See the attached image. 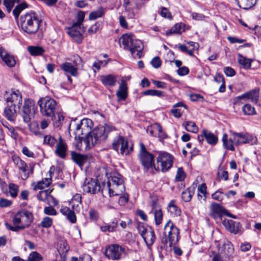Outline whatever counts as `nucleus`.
Returning a JSON list of instances; mask_svg holds the SVG:
<instances>
[{
  "label": "nucleus",
  "mask_w": 261,
  "mask_h": 261,
  "mask_svg": "<svg viewBox=\"0 0 261 261\" xmlns=\"http://www.w3.org/2000/svg\"><path fill=\"white\" fill-rule=\"evenodd\" d=\"M108 130H115L113 126L99 125L93 129L89 135L85 137H81L77 144V148L81 151H87L92 148L95 144L105 141L108 137Z\"/></svg>",
  "instance_id": "obj_1"
},
{
  "label": "nucleus",
  "mask_w": 261,
  "mask_h": 261,
  "mask_svg": "<svg viewBox=\"0 0 261 261\" xmlns=\"http://www.w3.org/2000/svg\"><path fill=\"white\" fill-rule=\"evenodd\" d=\"M34 107V101L30 99L24 100L21 109L20 108H17V107L7 103V107L5 109V116L8 120L13 121L15 119L16 112L19 110L23 121L25 123H29L34 117L35 113Z\"/></svg>",
  "instance_id": "obj_2"
},
{
  "label": "nucleus",
  "mask_w": 261,
  "mask_h": 261,
  "mask_svg": "<svg viewBox=\"0 0 261 261\" xmlns=\"http://www.w3.org/2000/svg\"><path fill=\"white\" fill-rule=\"evenodd\" d=\"M125 187L122 176L118 173H114L101 189L103 195L108 194L110 197L120 195L124 191Z\"/></svg>",
  "instance_id": "obj_3"
},
{
  "label": "nucleus",
  "mask_w": 261,
  "mask_h": 261,
  "mask_svg": "<svg viewBox=\"0 0 261 261\" xmlns=\"http://www.w3.org/2000/svg\"><path fill=\"white\" fill-rule=\"evenodd\" d=\"M120 46L123 45L125 49H128L134 57L140 58L142 56L143 44L142 41L135 38L131 33L125 34L119 39Z\"/></svg>",
  "instance_id": "obj_4"
},
{
  "label": "nucleus",
  "mask_w": 261,
  "mask_h": 261,
  "mask_svg": "<svg viewBox=\"0 0 261 261\" xmlns=\"http://www.w3.org/2000/svg\"><path fill=\"white\" fill-rule=\"evenodd\" d=\"M33 220V215L29 211L22 210L17 212L13 218L12 226L8 223H5L6 228L13 231H18L29 227Z\"/></svg>",
  "instance_id": "obj_5"
},
{
  "label": "nucleus",
  "mask_w": 261,
  "mask_h": 261,
  "mask_svg": "<svg viewBox=\"0 0 261 261\" xmlns=\"http://www.w3.org/2000/svg\"><path fill=\"white\" fill-rule=\"evenodd\" d=\"M41 20L36 13L30 12L21 15L20 24L22 29L28 34H35L38 30Z\"/></svg>",
  "instance_id": "obj_6"
},
{
  "label": "nucleus",
  "mask_w": 261,
  "mask_h": 261,
  "mask_svg": "<svg viewBox=\"0 0 261 261\" xmlns=\"http://www.w3.org/2000/svg\"><path fill=\"white\" fill-rule=\"evenodd\" d=\"M38 104L40 107V112L43 115L49 117L54 116L57 107V102L54 99L45 96L40 98L38 101Z\"/></svg>",
  "instance_id": "obj_7"
},
{
  "label": "nucleus",
  "mask_w": 261,
  "mask_h": 261,
  "mask_svg": "<svg viewBox=\"0 0 261 261\" xmlns=\"http://www.w3.org/2000/svg\"><path fill=\"white\" fill-rule=\"evenodd\" d=\"M112 148L123 155L129 154L133 150V145L132 142L122 136H116L113 140Z\"/></svg>",
  "instance_id": "obj_8"
},
{
  "label": "nucleus",
  "mask_w": 261,
  "mask_h": 261,
  "mask_svg": "<svg viewBox=\"0 0 261 261\" xmlns=\"http://www.w3.org/2000/svg\"><path fill=\"white\" fill-rule=\"evenodd\" d=\"M163 234L165 237V242L167 243L168 241L170 246L178 241L179 230L170 220L165 224Z\"/></svg>",
  "instance_id": "obj_9"
},
{
  "label": "nucleus",
  "mask_w": 261,
  "mask_h": 261,
  "mask_svg": "<svg viewBox=\"0 0 261 261\" xmlns=\"http://www.w3.org/2000/svg\"><path fill=\"white\" fill-rule=\"evenodd\" d=\"M173 157L168 153L162 152L160 153L156 158L157 167L154 166L156 171L166 172L171 168L173 164Z\"/></svg>",
  "instance_id": "obj_10"
},
{
  "label": "nucleus",
  "mask_w": 261,
  "mask_h": 261,
  "mask_svg": "<svg viewBox=\"0 0 261 261\" xmlns=\"http://www.w3.org/2000/svg\"><path fill=\"white\" fill-rule=\"evenodd\" d=\"M74 128L73 129L75 138H81L82 135L85 134L86 136L89 135L91 129L93 126L92 121L88 118L83 119L80 123L74 124Z\"/></svg>",
  "instance_id": "obj_11"
},
{
  "label": "nucleus",
  "mask_w": 261,
  "mask_h": 261,
  "mask_svg": "<svg viewBox=\"0 0 261 261\" xmlns=\"http://www.w3.org/2000/svg\"><path fill=\"white\" fill-rule=\"evenodd\" d=\"M12 160L14 164L17 167L21 174V178L23 180L27 179L31 173L33 172V166H29L20 157L17 155L12 156Z\"/></svg>",
  "instance_id": "obj_12"
},
{
  "label": "nucleus",
  "mask_w": 261,
  "mask_h": 261,
  "mask_svg": "<svg viewBox=\"0 0 261 261\" xmlns=\"http://www.w3.org/2000/svg\"><path fill=\"white\" fill-rule=\"evenodd\" d=\"M140 147L139 158L142 165L146 169L152 168L154 165V156L147 151L145 145L142 143H140Z\"/></svg>",
  "instance_id": "obj_13"
},
{
  "label": "nucleus",
  "mask_w": 261,
  "mask_h": 261,
  "mask_svg": "<svg viewBox=\"0 0 261 261\" xmlns=\"http://www.w3.org/2000/svg\"><path fill=\"white\" fill-rule=\"evenodd\" d=\"M82 66L83 61L79 56L73 57V64L71 63L66 62L61 65V68L62 70L74 76L77 75L78 68Z\"/></svg>",
  "instance_id": "obj_14"
},
{
  "label": "nucleus",
  "mask_w": 261,
  "mask_h": 261,
  "mask_svg": "<svg viewBox=\"0 0 261 261\" xmlns=\"http://www.w3.org/2000/svg\"><path fill=\"white\" fill-rule=\"evenodd\" d=\"M233 140L234 144L236 145H240L245 143L256 144L257 139L253 138L252 136L243 133H236L230 131Z\"/></svg>",
  "instance_id": "obj_15"
},
{
  "label": "nucleus",
  "mask_w": 261,
  "mask_h": 261,
  "mask_svg": "<svg viewBox=\"0 0 261 261\" xmlns=\"http://www.w3.org/2000/svg\"><path fill=\"white\" fill-rule=\"evenodd\" d=\"M124 252V248L117 244L109 245L105 251L107 257L113 260H119Z\"/></svg>",
  "instance_id": "obj_16"
},
{
  "label": "nucleus",
  "mask_w": 261,
  "mask_h": 261,
  "mask_svg": "<svg viewBox=\"0 0 261 261\" xmlns=\"http://www.w3.org/2000/svg\"><path fill=\"white\" fill-rule=\"evenodd\" d=\"M139 232L147 246H150L154 243L156 237L151 227H140Z\"/></svg>",
  "instance_id": "obj_17"
},
{
  "label": "nucleus",
  "mask_w": 261,
  "mask_h": 261,
  "mask_svg": "<svg viewBox=\"0 0 261 261\" xmlns=\"http://www.w3.org/2000/svg\"><path fill=\"white\" fill-rule=\"evenodd\" d=\"M83 189L85 192L95 194L100 190V184L94 179H86L83 185Z\"/></svg>",
  "instance_id": "obj_18"
},
{
  "label": "nucleus",
  "mask_w": 261,
  "mask_h": 261,
  "mask_svg": "<svg viewBox=\"0 0 261 261\" xmlns=\"http://www.w3.org/2000/svg\"><path fill=\"white\" fill-rule=\"evenodd\" d=\"M147 132L153 137H157L160 141H162L167 138V135L162 129L161 125L158 123H154L147 128Z\"/></svg>",
  "instance_id": "obj_19"
},
{
  "label": "nucleus",
  "mask_w": 261,
  "mask_h": 261,
  "mask_svg": "<svg viewBox=\"0 0 261 261\" xmlns=\"http://www.w3.org/2000/svg\"><path fill=\"white\" fill-rule=\"evenodd\" d=\"M81 30L80 25L73 24L72 26L67 28V33L77 43H81L84 38Z\"/></svg>",
  "instance_id": "obj_20"
},
{
  "label": "nucleus",
  "mask_w": 261,
  "mask_h": 261,
  "mask_svg": "<svg viewBox=\"0 0 261 261\" xmlns=\"http://www.w3.org/2000/svg\"><path fill=\"white\" fill-rule=\"evenodd\" d=\"M22 95L18 90L13 91L10 95L6 97V101L8 105H13L20 108L22 105Z\"/></svg>",
  "instance_id": "obj_21"
},
{
  "label": "nucleus",
  "mask_w": 261,
  "mask_h": 261,
  "mask_svg": "<svg viewBox=\"0 0 261 261\" xmlns=\"http://www.w3.org/2000/svg\"><path fill=\"white\" fill-rule=\"evenodd\" d=\"M222 224L225 228L231 233L236 234L240 233L241 231V226L239 222L232 220L224 219L222 221Z\"/></svg>",
  "instance_id": "obj_22"
},
{
  "label": "nucleus",
  "mask_w": 261,
  "mask_h": 261,
  "mask_svg": "<svg viewBox=\"0 0 261 261\" xmlns=\"http://www.w3.org/2000/svg\"><path fill=\"white\" fill-rule=\"evenodd\" d=\"M210 216L214 219L221 218L226 214V210L217 203H212L210 206Z\"/></svg>",
  "instance_id": "obj_23"
},
{
  "label": "nucleus",
  "mask_w": 261,
  "mask_h": 261,
  "mask_svg": "<svg viewBox=\"0 0 261 261\" xmlns=\"http://www.w3.org/2000/svg\"><path fill=\"white\" fill-rule=\"evenodd\" d=\"M220 252L225 256L226 257L232 258L234 256V248L232 243L228 240L223 242L222 246L219 248Z\"/></svg>",
  "instance_id": "obj_24"
},
{
  "label": "nucleus",
  "mask_w": 261,
  "mask_h": 261,
  "mask_svg": "<svg viewBox=\"0 0 261 261\" xmlns=\"http://www.w3.org/2000/svg\"><path fill=\"white\" fill-rule=\"evenodd\" d=\"M150 214L154 216L155 224L158 225L161 224L163 220V213L161 206L155 201L151 203V210Z\"/></svg>",
  "instance_id": "obj_25"
},
{
  "label": "nucleus",
  "mask_w": 261,
  "mask_h": 261,
  "mask_svg": "<svg viewBox=\"0 0 261 261\" xmlns=\"http://www.w3.org/2000/svg\"><path fill=\"white\" fill-rule=\"evenodd\" d=\"M0 58L8 67H12L16 64L14 56L7 53L2 47H0Z\"/></svg>",
  "instance_id": "obj_26"
},
{
  "label": "nucleus",
  "mask_w": 261,
  "mask_h": 261,
  "mask_svg": "<svg viewBox=\"0 0 261 261\" xmlns=\"http://www.w3.org/2000/svg\"><path fill=\"white\" fill-rule=\"evenodd\" d=\"M127 86L125 81L122 80L116 92V96L118 101L125 100L127 96Z\"/></svg>",
  "instance_id": "obj_27"
},
{
  "label": "nucleus",
  "mask_w": 261,
  "mask_h": 261,
  "mask_svg": "<svg viewBox=\"0 0 261 261\" xmlns=\"http://www.w3.org/2000/svg\"><path fill=\"white\" fill-rule=\"evenodd\" d=\"M60 212L62 214L66 217V218L71 223H74L76 221V217L73 211L70 210L67 206H61Z\"/></svg>",
  "instance_id": "obj_28"
},
{
  "label": "nucleus",
  "mask_w": 261,
  "mask_h": 261,
  "mask_svg": "<svg viewBox=\"0 0 261 261\" xmlns=\"http://www.w3.org/2000/svg\"><path fill=\"white\" fill-rule=\"evenodd\" d=\"M67 145L61 137H60L59 142L57 144L55 153L61 158L66 156Z\"/></svg>",
  "instance_id": "obj_29"
},
{
  "label": "nucleus",
  "mask_w": 261,
  "mask_h": 261,
  "mask_svg": "<svg viewBox=\"0 0 261 261\" xmlns=\"http://www.w3.org/2000/svg\"><path fill=\"white\" fill-rule=\"evenodd\" d=\"M259 97V90L253 89L248 92L244 93L239 96L240 98H248L252 102L256 104L257 103Z\"/></svg>",
  "instance_id": "obj_30"
},
{
  "label": "nucleus",
  "mask_w": 261,
  "mask_h": 261,
  "mask_svg": "<svg viewBox=\"0 0 261 261\" xmlns=\"http://www.w3.org/2000/svg\"><path fill=\"white\" fill-rule=\"evenodd\" d=\"M72 160L80 167L83 166L88 161L87 155L81 154L75 152H71Z\"/></svg>",
  "instance_id": "obj_31"
},
{
  "label": "nucleus",
  "mask_w": 261,
  "mask_h": 261,
  "mask_svg": "<svg viewBox=\"0 0 261 261\" xmlns=\"http://www.w3.org/2000/svg\"><path fill=\"white\" fill-rule=\"evenodd\" d=\"M202 134L208 144L211 145H215L218 141V138L213 133L207 130H202Z\"/></svg>",
  "instance_id": "obj_32"
},
{
  "label": "nucleus",
  "mask_w": 261,
  "mask_h": 261,
  "mask_svg": "<svg viewBox=\"0 0 261 261\" xmlns=\"http://www.w3.org/2000/svg\"><path fill=\"white\" fill-rule=\"evenodd\" d=\"M100 80L105 86H114L116 83L117 77L112 74L102 75L100 77Z\"/></svg>",
  "instance_id": "obj_33"
},
{
  "label": "nucleus",
  "mask_w": 261,
  "mask_h": 261,
  "mask_svg": "<svg viewBox=\"0 0 261 261\" xmlns=\"http://www.w3.org/2000/svg\"><path fill=\"white\" fill-rule=\"evenodd\" d=\"M118 225V222L116 219H114L109 224L105 223L104 225L100 226V229L103 232H112L116 230Z\"/></svg>",
  "instance_id": "obj_34"
},
{
  "label": "nucleus",
  "mask_w": 261,
  "mask_h": 261,
  "mask_svg": "<svg viewBox=\"0 0 261 261\" xmlns=\"http://www.w3.org/2000/svg\"><path fill=\"white\" fill-rule=\"evenodd\" d=\"M222 141L223 142V146L225 148L231 151H234L235 150V148L234 147V145H235L234 144L233 140L231 135L230 138H228V135L226 134H224L223 135Z\"/></svg>",
  "instance_id": "obj_35"
},
{
  "label": "nucleus",
  "mask_w": 261,
  "mask_h": 261,
  "mask_svg": "<svg viewBox=\"0 0 261 261\" xmlns=\"http://www.w3.org/2000/svg\"><path fill=\"white\" fill-rule=\"evenodd\" d=\"M253 61L252 59L247 58L240 54L238 55V62L245 69H250Z\"/></svg>",
  "instance_id": "obj_36"
},
{
  "label": "nucleus",
  "mask_w": 261,
  "mask_h": 261,
  "mask_svg": "<svg viewBox=\"0 0 261 261\" xmlns=\"http://www.w3.org/2000/svg\"><path fill=\"white\" fill-rule=\"evenodd\" d=\"M105 9L100 7L97 10L92 11L89 15L90 20H94L102 17L105 13Z\"/></svg>",
  "instance_id": "obj_37"
},
{
  "label": "nucleus",
  "mask_w": 261,
  "mask_h": 261,
  "mask_svg": "<svg viewBox=\"0 0 261 261\" xmlns=\"http://www.w3.org/2000/svg\"><path fill=\"white\" fill-rule=\"evenodd\" d=\"M167 210L173 216H179L181 213L180 210L176 206L174 200H172L169 203Z\"/></svg>",
  "instance_id": "obj_38"
},
{
  "label": "nucleus",
  "mask_w": 261,
  "mask_h": 261,
  "mask_svg": "<svg viewBox=\"0 0 261 261\" xmlns=\"http://www.w3.org/2000/svg\"><path fill=\"white\" fill-rule=\"evenodd\" d=\"M51 182L52 179L51 177L44 178L42 179L41 181H40L37 183V184L34 187V189L35 190L43 189L49 187Z\"/></svg>",
  "instance_id": "obj_39"
},
{
  "label": "nucleus",
  "mask_w": 261,
  "mask_h": 261,
  "mask_svg": "<svg viewBox=\"0 0 261 261\" xmlns=\"http://www.w3.org/2000/svg\"><path fill=\"white\" fill-rule=\"evenodd\" d=\"M195 187H190L183 191L181 193V198L185 202H189L191 200L194 193Z\"/></svg>",
  "instance_id": "obj_40"
},
{
  "label": "nucleus",
  "mask_w": 261,
  "mask_h": 261,
  "mask_svg": "<svg viewBox=\"0 0 261 261\" xmlns=\"http://www.w3.org/2000/svg\"><path fill=\"white\" fill-rule=\"evenodd\" d=\"M239 6L244 9H248L254 6L257 0H237Z\"/></svg>",
  "instance_id": "obj_41"
},
{
  "label": "nucleus",
  "mask_w": 261,
  "mask_h": 261,
  "mask_svg": "<svg viewBox=\"0 0 261 261\" xmlns=\"http://www.w3.org/2000/svg\"><path fill=\"white\" fill-rule=\"evenodd\" d=\"M28 50L30 54L33 56L42 55L44 52V49L39 46H29Z\"/></svg>",
  "instance_id": "obj_42"
},
{
  "label": "nucleus",
  "mask_w": 261,
  "mask_h": 261,
  "mask_svg": "<svg viewBox=\"0 0 261 261\" xmlns=\"http://www.w3.org/2000/svg\"><path fill=\"white\" fill-rule=\"evenodd\" d=\"M184 31L183 26L181 23H176L171 29L166 32L167 35L172 34H180Z\"/></svg>",
  "instance_id": "obj_43"
},
{
  "label": "nucleus",
  "mask_w": 261,
  "mask_h": 261,
  "mask_svg": "<svg viewBox=\"0 0 261 261\" xmlns=\"http://www.w3.org/2000/svg\"><path fill=\"white\" fill-rule=\"evenodd\" d=\"M185 129L189 132L197 133L198 127L193 121H188L185 124Z\"/></svg>",
  "instance_id": "obj_44"
},
{
  "label": "nucleus",
  "mask_w": 261,
  "mask_h": 261,
  "mask_svg": "<svg viewBox=\"0 0 261 261\" xmlns=\"http://www.w3.org/2000/svg\"><path fill=\"white\" fill-rule=\"evenodd\" d=\"M54 125L56 127H60L64 120V116L61 112L57 113L56 115H54Z\"/></svg>",
  "instance_id": "obj_45"
},
{
  "label": "nucleus",
  "mask_w": 261,
  "mask_h": 261,
  "mask_svg": "<svg viewBox=\"0 0 261 261\" xmlns=\"http://www.w3.org/2000/svg\"><path fill=\"white\" fill-rule=\"evenodd\" d=\"M198 198L199 200L203 199L205 200L206 193V186L205 184H202L198 188Z\"/></svg>",
  "instance_id": "obj_46"
},
{
  "label": "nucleus",
  "mask_w": 261,
  "mask_h": 261,
  "mask_svg": "<svg viewBox=\"0 0 261 261\" xmlns=\"http://www.w3.org/2000/svg\"><path fill=\"white\" fill-rule=\"evenodd\" d=\"M19 187L14 184L11 183L9 185V193L12 198H15L18 194Z\"/></svg>",
  "instance_id": "obj_47"
},
{
  "label": "nucleus",
  "mask_w": 261,
  "mask_h": 261,
  "mask_svg": "<svg viewBox=\"0 0 261 261\" xmlns=\"http://www.w3.org/2000/svg\"><path fill=\"white\" fill-rule=\"evenodd\" d=\"M53 223V219L49 217H45L40 223V225L45 228H48L52 225Z\"/></svg>",
  "instance_id": "obj_48"
},
{
  "label": "nucleus",
  "mask_w": 261,
  "mask_h": 261,
  "mask_svg": "<svg viewBox=\"0 0 261 261\" xmlns=\"http://www.w3.org/2000/svg\"><path fill=\"white\" fill-rule=\"evenodd\" d=\"M242 110L245 115H252L255 114L254 108L252 107L250 104L245 105Z\"/></svg>",
  "instance_id": "obj_49"
},
{
  "label": "nucleus",
  "mask_w": 261,
  "mask_h": 261,
  "mask_svg": "<svg viewBox=\"0 0 261 261\" xmlns=\"http://www.w3.org/2000/svg\"><path fill=\"white\" fill-rule=\"evenodd\" d=\"M57 143L56 139L51 135H46L44 137V143L50 146H54Z\"/></svg>",
  "instance_id": "obj_50"
},
{
  "label": "nucleus",
  "mask_w": 261,
  "mask_h": 261,
  "mask_svg": "<svg viewBox=\"0 0 261 261\" xmlns=\"http://www.w3.org/2000/svg\"><path fill=\"white\" fill-rule=\"evenodd\" d=\"M186 176V173L184 171L183 169L179 168L176 172L175 180L177 181H182L185 179Z\"/></svg>",
  "instance_id": "obj_51"
},
{
  "label": "nucleus",
  "mask_w": 261,
  "mask_h": 261,
  "mask_svg": "<svg viewBox=\"0 0 261 261\" xmlns=\"http://www.w3.org/2000/svg\"><path fill=\"white\" fill-rule=\"evenodd\" d=\"M4 126L7 128L11 137L15 140H17L18 134L16 131L15 128L10 125H4Z\"/></svg>",
  "instance_id": "obj_52"
},
{
  "label": "nucleus",
  "mask_w": 261,
  "mask_h": 261,
  "mask_svg": "<svg viewBox=\"0 0 261 261\" xmlns=\"http://www.w3.org/2000/svg\"><path fill=\"white\" fill-rule=\"evenodd\" d=\"M19 0H4V5L8 12H10L16 3H18Z\"/></svg>",
  "instance_id": "obj_53"
},
{
  "label": "nucleus",
  "mask_w": 261,
  "mask_h": 261,
  "mask_svg": "<svg viewBox=\"0 0 261 261\" xmlns=\"http://www.w3.org/2000/svg\"><path fill=\"white\" fill-rule=\"evenodd\" d=\"M108 63V62L106 61H97L93 63V71L94 72L97 71H99L100 69L101 66H105Z\"/></svg>",
  "instance_id": "obj_54"
},
{
  "label": "nucleus",
  "mask_w": 261,
  "mask_h": 261,
  "mask_svg": "<svg viewBox=\"0 0 261 261\" xmlns=\"http://www.w3.org/2000/svg\"><path fill=\"white\" fill-rule=\"evenodd\" d=\"M100 28V23L99 22H96L91 26L88 30V33L90 35L95 34L98 32Z\"/></svg>",
  "instance_id": "obj_55"
},
{
  "label": "nucleus",
  "mask_w": 261,
  "mask_h": 261,
  "mask_svg": "<svg viewBox=\"0 0 261 261\" xmlns=\"http://www.w3.org/2000/svg\"><path fill=\"white\" fill-rule=\"evenodd\" d=\"M26 8L25 4H21L17 6L13 10V14L16 18L18 17L21 12Z\"/></svg>",
  "instance_id": "obj_56"
},
{
  "label": "nucleus",
  "mask_w": 261,
  "mask_h": 261,
  "mask_svg": "<svg viewBox=\"0 0 261 261\" xmlns=\"http://www.w3.org/2000/svg\"><path fill=\"white\" fill-rule=\"evenodd\" d=\"M50 196L49 195L48 191L47 190L41 191L37 194V198L41 201H44L46 199L49 200L48 197Z\"/></svg>",
  "instance_id": "obj_57"
},
{
  "label": "nucleus",
  "mask_w": 261,
  "mask_h": 261,
  "mask_svg": "<svg viewBox=\"0 0 261 261\" xmlns=\"http://www.w3.org/2000/svg\"><path fill=\"white\" fill-rule=\"evenodd\" d=\"M89 218L92 221H97L99 217L98 211L94 208H91L89 212Z\"/></svg>",
  "instance_id": "obj_58"
},
{
  "label": "nucleus",
  "mask_w": 261,
  "mask_h": 261,
  "mask_svg": "<svg viewBox=\"0 0 261 261\" xmlns=\"http://www.w3.org/2000/svg\"><path fill=\"white\" fill-rule=\"evenodd\" d=\"M71 202L72 203V206L74 207L75 206H78L79 204L82 203V196L80 194H75L72 199Z\"/></svg>",
  "instance_id": "obj_59"
},
{
  "label": "nucleus",
  "mask_w": 261,
  "mask_h": 261,
  "mask_svg": "<svg viewBox=\"0 0 261 261\" xmlns=\"http://www.w3.org/2000/svg\"><path fill=\"white\" fill-rule=\"evenodd\" d=\"M218 176L220 179H224V180H227L228 179V172L224 170L223 168L219 169L218 172Z\"/></svg>",
  "instance_id": "obj_60"
},
{
  "label": "nucleus",
  "mask_w": 261,
  "mask_h": 261,
  "mask_svg": "<svg viewBox=\"0 0 261 261\" xmlns=\"http://www.w3.org/2000/svg\"><path fill=\"white\" fill-rule=\"evenodd\" d=\"M44 213L46 215L56 216L57 214L56 210L52 206H46L44 208Z\"/></svg>",
  "instance_id": "obj_61"
},
{
  "label": "nucleus",
  "mask_w": 261,
  "mask_h": 261,
  "mask_svg": "<svg viewBox=\"0 0 261 261\" xmlns=\"http://www.w3.org/2000/svg\"><path fill=\"white\" fill-rule=\"evenodd\" d=\"M85 14L83 11H80L77 14V22L74 23V24L81 25L82 22H83L85 18Z\"/></svg>",
  "instance_id": "obj_62"
},
{
  "label": "nucleus",
  "mask_w": 261,
  "mask_h": 261,
  "mask_svg": "<svg viewBox=\"0 0 261 261\" xmlns=\"http://www.w3.org/2000/svg\"><path fill=\"white\" fill-rule=\"evenodd\" d=\"M151 64L154 68H158L161 65V61L159 57H155L152 59Z\"/></svg>",
  "instance_id": "obj_63"
},
{
  "label": "nucleus",
  "mask_w": 261,
  "mask_h": 261,
  "mask_svg": "<svg viewBox=\"0 0 261 261\" xmlns=\"http://www.w3.org/2000/svg\"><path fill=\"white\" fill-rule=\"evenodd\" d=\"M22 153L29 158H34L35 157L34 153L30 150L27 147L24 146L22 149Z\"/></svg>",
  "instance_id": "obj_64"
}]
</instances>
